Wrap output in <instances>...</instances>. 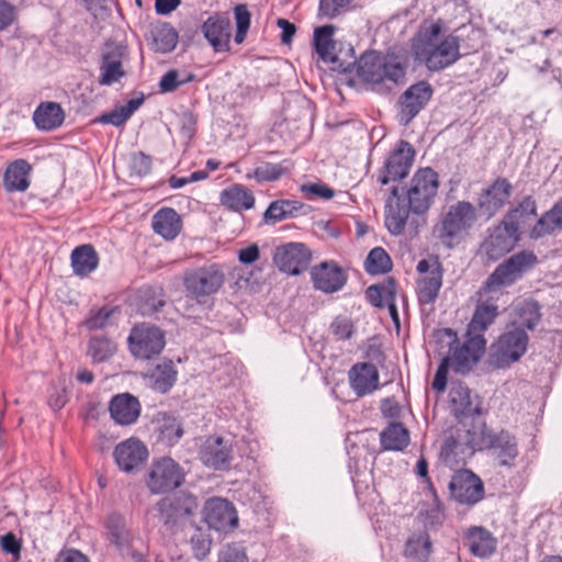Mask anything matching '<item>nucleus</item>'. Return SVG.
Listing matches in <instances>:
<instances>
[{
	"label": "nucleus",
	"mask_w": 562,
	"mask_h": 562,
	"mask_svg": "<svg viewBox=\"0 0 562 562\" xmlns=\"http://www.w3.org/2000/svg\"><path fill=\"white\" fill-rule=\"evenodd\" d=\"M537 263L538 258L533 251L521 250L506 258L494 269L477 292L480 302L468 325L467 336L484 338V331L498 316V306L488 299H483L512 286L522 279Z\"/></svg>",
	"instance_id": "obj_1"
},
{
	"label": "nucleus",
	"mask_w": 562,
	"mask_h": 562,
	"mask_svg": "<svg viewBox=\"0 0 562 562\" xmlns=\"http://www.w3.org/2000/svg\"><path fill=\"white\" fill-rule=\"evenodd\" d=\"M439 22L423 27L413 43L415 59L425 64L430 71H440L453 65L460 57L459 37L452 34L440 36Z\"/></svg>",
	"instance_id": "obj_2"
},
{
	"label": "nucleus",
	"mask_w": 562,
	"mask_h": 562,
	"mask_svg": "<svg viewBox=\"0 0 562 562\" xmlns=\"http://www.w3.org/2000/svg\"><path fill=\"white\" fill-rule=\"evenodd\" d=\"M477 221L475 206L468 201L450 205L432 228V235L447 248L459 245Z\"/></svg>",
	"instance_id": "obj_3"
},
{
	"label": "nucleus",
	"mask_w": 562,
	"mask_h": 562,
	"mask_svg": "<svg viewBox=\"0 0 562 562\" xmlns=\"http://www.w3.org/2000/svg\"><path fill=\"white\" fill-rule=\"evenodd\" d=\"M226 274L217 263H207L183 271L182 283L186 296L204 304L224 286Z\"/></svg>",
	"instance_id": "obj_4"
},
{
	"label": "nucleus",
	"mask_w": 562,
	"mask_h": 562,
	"mask_svg": "<svg viewBox=\"0 0 562 562\" xmlns=\"http://www.w3.org/2000/svg\"><path fill=\"white\" fill-rule=\"evenodd\" d=\"M357 75L370 83H403L405 67L393 56L364 54L357 64Z\"/></svg>",
	"instance_id": "obj_5"
},
{
	"label": "nucleus",
	"mask_w": 562,
	"mask_h": 562,
	"mask_svg": "<svg viewBox=\"0 0 562 562\" xmlns=\"http://www.w3.org/2000/svg\"><path fill=\"white\" fill-rule=\"evenodd\" d=\"M436 337L439 341H446L449 350L452 351L451 366L458 373L468 372L480 359L486 347V339L467 336L462 346H458V336L451 328L437 330Z\"/></svg>",
	"instance_id": "obj_6"
},
{
	"label": "nucleus",
	"mask_w": 562,
	"mask_h": 562,
	"mask_svg": "<svg viewBox=\"0 0 562 562\" xmlns=\"http://www.w3.org/2000/svg\"><path fill=\"white\" fill-rule=\"evenodd\" d=\"M529 337L522 328H508L491 346L488 364L494 369H505L517 362L526 352Z\"/></svg>",
	"instance_id": "obj_7"
},
{
	"label": "nucleus",
	"mask_w": 562,
	"mask_h": 562,
	"mask_svg": "<svg viewBox=\"0 0 562 562\" xmlns=\"http://www.w3.org/2000/svg\"><path fill=\"white\" fill-rule=\"evenodd\" d=\"M438 188L439 179L434 169L429 167L418 169L411 179L405 195L412 213L426 214L435 202Z\"/></svg>",
	"instance_id": "obj_8"
},
{
	"label": "nucleus",
	"mask_w": 562,
	"mask_h": 562,
	"mask_svg": "<svg viewBox=\"0 0 562 562\" xmlns=\"http://www.w3.org/2000/svg\"><path fill=\"white\" fill-rule=\"evenodd\" d=\"M472 445L479 447L480 450H487L502 467H513L518 456V445L515 436L504 429L494 431L484 428L477 441L474 438L472 439Z\"/></svg>",
	"instance_id": "obj_9"
},
{
	"label": "nucleus",
	"mask_w": 562,
	"mask_h": 562,
	"mask_svg": "<svg viewBox=\"0 0 562 562\" xmlns=\"http://www.w3.org/2000/svg\"><path fill=\"white\" fill-rule=\"evenodd\" d=\"M415 155L414 147L407 140H400L380 168L378 182L381 186H386L406 178L413 167Z\"/></svg>",
	"instance_id": "obj_10"
},
{
	"label": "nucleus",
	"mask_w": 562,
	"mask_h": 562,
	"mask_svg": "<svg viewBox=\"0 0 562 562\" xmlns=\"http://www.w3.org/2000/svg\"><path fill=\"white\" fill-rule=\"evenodd\" d=\"M100 86H112L126 76L124 63L128 60L127 46L120 42L108 41L101 49Z\"/></svg>",
	"instance_id": "obj_11"
},
{
	"label": "nucleus",
	"mask_w": 562,
	"mask_h": 562,
	"mask_svg": "<svg viewBox=\"0 0 562 562\" xmlns=\"http://www.w3.org/2000/svg\"><path fill=\"white\" fill-rule=\"evenodd\" d=\"M198 506L196 498L186 492L167 495L156 505L159 519L167 526H175L188 519Z\"/></svg>",
	"instance_id": "obj_12"
},
{
	"label": "nucleus",
	"mask_w": 562,
	"mask_h": 562,
	"mask_svg": "<svg viewBox=\"0 0 562 562\" xmlns=\"http://www.w3.org/2000/svg\"><path fill=\"white\" fill-rule=\"evenodd\" d=\"M130 350L136 358L150 359L165 348L164 333L156 326L143 324L135 326L130 336Z\"/></svg>",
	"instance_id": "obj_13"
},
{
	"label": "nucleus",
	"mask_w": 562,
	"mask_h": 562,
	"mask_svg": "<svg viewBox=\"0 0 562 562\" xmlns=\"http://www.w3.org/2000/svg\"><path fill=\"white\" fill-rule=\"evenodd\" d=\"M183 481V469L171 458H162L151 465L147 484L153 493L158 494L180 486Z\"/></svg>",
	"instance_id": "obj_14"
},
{
	"label": "nucleus",
	"mask_w": 562,
	"mask_h": 562,
	"mask_svg": "<svg viewBox=\"0 0 562 562\" xmlns=\"http://www.w3.org/2000/svg\"><path fill=\"white\" fill-rule=\"evenodd\" d=\"M449 490L452 498L460 504L474 505L484 497L482 480L470 470L457 472L449 483Z\"/></svg>",
	"instance_id": "obj_15"
},
{
	"label": "nucleus",
	"mask_w": 562,
	"mask_h": 562,
	"mask_svg": "<svg viewBox=\"0 0 562 562\" xmlns=\"http://www.w3.org/2000/svg\"><path fill=\"white\" fill-rule=\"evenodd\" d=\"M205 521L211 529L229 532L238 525V516L232 503L224 498H211L205 504Z\"/></svg>",
	"instance_id": "obj_16"
},
{
	"label": "nucleus",
	"mask_w": 562,
	"mask_h": 562,
	"mask_svg": "<svg viewBox=\"0 0 562 562\" xmlns=\"http://www.w3.org/2000/svg\"><path fill=\"white\" fill-rule=\"evenodd\" d=\"M521 240L518 233H513L512 228L503 221L490 229V235L483 243V249L491 260H497L510 252Z\"/></svg>",
	"instance_id": "obj_17"
},
{
	"label": "nucleus",
	"mask_w": 562,
	"mask_h": 562,
	"mask_svg": "<svg viewBox=\"0 0 562 562\" xmlns=\"http://www.w3.org/2000/svg\"><path fill=\"white\" fill-rule=\"evenodd\" d=\"M311 252L302 243H289L277 248L273 260L285 273L296 276L310 263Z\"/></svg>",
	"instance_id": "obj_18"
},
{
	"label": "nucleus",
	"mask_w": 562,
	"mask_h": 562,
	"mask_svg": "<svg viewBox=\"0 0 562 562\" xmlns=\"http://www.w3.org/2000/svg\"><path fill=\"white\" fill-rule=\"evenodd\" d=\"M432 88L427 81H419L411 86L401 97V122L408 124L429 102Z\"/></svg>",
	"instance_id": "obj_19"
},
{
	"label": "nucleus",
	"mask_w": 562,
	"mask_h": 562,
	"mask_svg": "<svg viewBox=\"0 0 562 562\" xmlns=\"http://www.w3.org/2000/svg\"><path fill=\"white\" fill-rule=\"evenodd\" d=\"M104 527L108 541L116 548L120 554L134 557V535L127 527L125 517L119 513H111L104 521Z\"/></svg>",
	"instance_id": "obj_20"
},
{
	"label": "nucleus",
	"mask_w": 562,
	"mask_h": 562,
	"mask_svg": "<svg viewBox=\"0 0 562 562\" xmlns=\"http://www.w3.org/2000/svg\"><path fill=\"white\" fill-rule=\"evenodd\" d=\"M232 445L222 437L210 436L201 445L200 460L215 470L227 469L232 460Z\"/></svg>",
	"instance_id": "obj_21"
},
{
	"label": "nucleus",
	"mask_w": 562,
	"mask_h": 562,
	"mask_svg": "<svg viewBox=\"0 0 562 562\" xmlns=\"http://www.w3.org/2000/svg\"><path fill=\"white\" fill-rule=\"evenodd\" d=\"M537 216V202L531 195H527L514 207L509 209L502 221L512 228L513 233H518L521 237L525 229H531Z\"/></svg>",
	"instance_id": "obj_22"
},
{
	"label": "nucleus",
	"mask_w": 562,
	"mask_h": 562,
	"mask_svg": "<svg viewBox=\"0 0 562 562\" xmlns=\"http://www.w3.org/2000/svg\"><path fill=\"white\" fill-rule=\"evenodd\" d=\"M379 379L376 367L370 362H358L348 372L350 387L359 397L376 391L380 387Z\"/></svg>",
	"instance_id": "obj_23"
},
{
	"label": "nucleus",
	"mask_w": 562,
	"mask_h": 562,
	"mask_svg": "<svg viewBox=\"0 0 562 562\" xmlns=\"http://www.w3.org/2000/svg\"><path fill=\"white\" fill-rule=\"evenodd\" d=\"M336 27L334 25H323L314 31V46L318 56L323 61L331 64V69L346 72L349 70L351 63L345 65L340 61L339 56L335 53V42L333 35Z\"/></svg>",
	"instance_id": "obj_24"
},
{
	"label": "nucleus",
	"mask_w": 562,
	"mask_h": 562,
	"mask_svg": "<svg viewBox=\"0 0 562 562\" xmlns=\"http://www.w3.org/2000/svg\"><path fill=\"white\" fill-rule=\"evenodd\" d=\"M312 280L315 289L324 293H334L344 288L347 274L337 263L326 261L314 267Z\"/></svg>",
	"instance_id": "obj_25"
},
{
	"label": "nucleus",
	"mask_w": 562,
	"mask_h": 562,
	"mask_svg": "<svg viewBox=\"0 0 562 562\" xmlns=\"http://www.w3.org/2000/svg\"><path fill=\"white\" fill-rule=\"evenodd\" d=\"M513 187L506 178H497L479 198V209L488 217L498 212L510 198Z\"/></svg>",
	"instance_id": "obj_26"
},
{
	"label": "nucleus",
	"mask_w": 562,
	"mask_h": 562,
	"mask_svg": "<svg viewBox=\"0 0 562 562\" xmlns=\"http://www.w3.org/2000/svg\"><path fill=\"white\" fill-rule=\"evenodd\" d=\"M146 446L138 439L130 438L115 447L114 458L121 470L133 472L147 459Z\"/></svg>",
	"instance_id": "obj_27"
},
{
	"label": "nucleus",
	"mask_w": 562,
	"mask_h": 562,
	"mask_svg": "<svg viewBox=\"0 0 562 562\" xmlns=\"http://www.w3.org/2000/svg\"><path fill=\"white\" fill-rule=\"evenodd\" d=\"M111 418L119 425L134 424L140 414L138 398L130 393L114 395L109 403Z\"/></svg>",
	"instance_id": "obj_28"
},
{
	"label": "nucleus",
	"mask_w": 562,
	"mask_h": 562,
	"mask_svg": "<svg viewBox=\"0 0 562 562\" xmlns=\"http://www.w3.org/2000/svg\"><path fill=\"white\" fill-rule=\"evenodd\" d=\"M229 19L218 13L211 15L202 24L201 31L215 52L229 49Z\"/></svg>",
	"instance_id": "obj_29"
},
{
	"label": "nucleus",
	"mask_w": 562,
	"mask_h": 562,
	"mask_svg": "<svg viewBox=\"0 0 562 562\" xmlns=\"http://www.w3.org/2000/svg\"><path fill=\"white\" fill-rule=\"evenodd\" d=\"M464 544L474 557L484 559L495 552L497 540L486 528L473 526L464 532Z\"/></svg>",
	"instance_id": "obj_30"
},
{
	"label": "nucleus",
	"mask_w": 562,
	"mask_h": 562,
	"mask_svg": "<svg viewBox=\"0 0 562 562\" xmlns=\"http://www.w3.org/2000/svg\"><path fill=\"white\" fill-rule=\"evenodd\" d=\"M391 195L396 198L397 201L389 202L385 211V226L390 234L401 235L408 221L409 213L412 212L409 204L402 202L398 198V188L394 186L391 190Z\"/></svg>",
	"instance_id": "obj_31"
},
{
	"label": "nucleus",
	"mask_w": 562,
	"mask_h": 562,
	"mask_svg": "<svg viewBox=\"0 0 562 562\" xmlns=\"http://www.w3.org/2000/svg\"><path fill=\"white\" fill-rule=\"evenodd\" d=\"M35 126L44 132H50L63 125L65 112L61 105L54 101L42 102L33 113Z\"/></svg>",
	"instance_id": "obj_32"
},
{
	"label": "nucleus",
	"mask_w": 562,
	"mask_h": 562,
	"mask_svg": "<svg viewBox=\"0 0 562 562\" xmlns=\"http://www.w3.org/2000/svg\"><path fill=\"white\" fill-rule=\"evenodd\" d=\"M310 206L296 200H277L269 204L263 214L266 223H277L286 218L306 215Z\"/></svg>",
	"instance_id": "obj_33"
},
{
	"label": "nucleus",
	"mask_w": 562,
	"mask_h": 562,
	"mask_svg": "<svg viewBox=\"0 0 562 562\" xmlns=\"http://www.w3.org/2000/svg\"><path fill=\"white\" fill-rule=\"evenodd\" d=\"M562 229V199L544 212L533 224L528 236L532 240L540 239L544 236L552 235L557 231Z\"/></svg>",
	"instance_id": "obj_34"
},
{
	"label": "nucleus",
	"mask_w": 562,
	"mask_h": 562,
	"mask_svg": "<svg viewBox=\"0 0 562 562\" xmlns=\"http://www.w3.org/2000/svg\"><path fill=\"white\" fill-rule=\"evenodd\" d=\"M442 285V268L439 262L432 265L428 274L418 279L417 296L422 305L434 304Z\"/></svg>",
	"instance_id": "obj_35"
},
{
	"label": "nucleus",
	"mask_w": 562,
	"mask_h": 562,
	"mask_svg": "<svg viewBox=\"0 0 562 562\" xmlns=\"http://www.w3.org/2000/svg\"><path fill=\"white\" fill-rule=\"evenodd\" d=\"M449 397L451 412L458 419L481 414L480 407L473 404L471 391L467 385L458 384L452 386Z\"/></svg>",
	"instance_id": "obj_36"
},
{
	"label": "nucleus",
	"mask_w": 562,
	"mask_h": 562,
	"mask_svg": "<svg viewBox=\"0 0 562 562\" xmlns=\"http://www.w3.org/2000/svg\"><path fill=\"white\" fill-rule=\"evenodd\" d=\"M31 166L19 159L10 164L3 175V187L8 192H24L30 187Z\"/></svg>",
	"instance_id": "obj_37"
},
{
	"label": "nucleus",
	"mask_w": 562,
	"mask_h": 562,
	"mask_svg": "<svg viewBox=\"0 0 562 562\" xmlns=\"http://www.w3.org/2000/svg\"><path fill=\"white\" fill-rule=\"evenodd\" d=\"M220 202L232 211L240 212L254 207L255 196L245 186L233 184L221 192Z\"/></svg>",
	"instance_id": "obj_38"
},
{
	"label": "nucleus",
	"mask_w": 562,
	"mask_h": 562,
	"mask_svg": "<svg viewBox=\"0 0 562 562\" xmlns=\"http://www.w3.org/2000/svg\"><path fill=\"white\" fill-rule=\"evenodd\" d=\"M151 226L156 234L171 240L181 231V218L173 209L164 207L153 216Z\"/></svg>",
	"instance_id": "obj_39"
},
{
	"label": "nucleus",
	"mask_w": 562,
	"mask_h": 562,
	"mask_svg": "<svg viewBox=\"0 0 562 562\" xmlns=\"http://www.w3.org/2000/svg\"><path fill=\"white\" fill-rule=\"evenodd\" d=\"M70 261L76 276L87 277L97 269L99 256L92 245L85 244L71 251Z\"/></svg>",
	"instance_id": "obj_40"
},
{
	"label": "nucleus",
	"mask_w": 562,
	"mask_h": 562,
	"mask_svg": "<svg viewBox=\"0 0 562 562\" xmlns=\"http://www.w3.org/2000/svg\"><path fill=\"white\" fill-rule=\"evenodd\" d=\"M510 328L533 330L541 319L540 305L535 300H525L515 306Z\"/></svg>",
	"instance_id": "obj_41"
},
{
	"label": "nucleus",
	"mask_w": 562,
	"mask_h": 562,
	"mask_svg": "<svg viewBox=\"0 0 562 562\" xmlns=\"http://www.w3.org/2000/svg\"><path fill=\"white\" fill-rule=\"evenodd\" d=\"M146 376L151 386L161 393L169 391L177 380V371L171 360H162L150 369Z\"/></svg>",
	"instance_id": "obj_42"
},
{
	"label": "nucleus",
	"mask_w": 562,
	"mask_h": 562,
	"mask_svg": "<svg viewBox=\"0 0 562 562\" xmlns=\"http://www.w3.org/2000/svg\"><path fill=\"white\" fill-rule=\"evenodd\" d=\"M431 553V541L427 532L412 535L404 549V555L411 562H427Z\"/></svg>",
	"instance_id": "obj_43"
},
{
	"label": "nucleus",
	"mask_w": 562,
	"mask_h": 562,
	"mask_svg": "<svg viewBox=\"0 0 562 562\" xmlns=\"http://www.w3.org/2000/svg\"><path fill=\"white\" fill-rule=\"evenodd\" d=\"M381 446L384 450L401 451L409 443V432L401 423H391L380 434Z\"/></svg>",
	"instance_id": "obj_44"
},
{
	"label": "nucleus",
	"mask_w": 562,
	"mask_h": 562,
	"mask_svg": "<svg viewBox=\"0 0 562 562\" xmlns=\"http://www.w3.org/2000/svg\"><path fill=\"white\" fill-rule=\"evenodd\" d=\"M364 268L370 274H383L392 269V260L382 247H374L366 259Z\"/></svg>",
	"instance_id": "obj_45"
},
{
	"label": "nucleus",
	"mask_w": 562,
	"mask_h": 562,
	"mask_svg": "<svg viewBox=\"0 0 562 562\" xmlns=\"http://www.w3.org/2000/svg\"><path fill=\"white\" fill-rule=\"evenodd\" d=\"M159 436L162 441L173 446L183 435V429L178 419L171 415L164 414L158 427Z\"/></svg>",
	"instance_id": "obj_46"
},
{
	"label": "nucleus",
	"mask_w": 562,
	"mask_h": 562,
	"mask_svg": "<svg viewBox=\"0 0 562 562\" xmlns=\"http://www.w3.org/2000/svg\"><path fill=\"white\" fill-rule=\"evenodd\" d=\"M116 351L114 341L104 337H93L89 341V355L95 362H104Z\"/></svg>",
	"instance_id": "obj_47"
},
{
	"label": "nucleus",
	"mask_w": 562,
	"mask_h": 562,
	"mask_svg": "<svg viewBox=\"0 0 562 562\" xmlns=\"http://www.w3.org/2000/svg\"><path fill=\"white\" fill-rule=\"evenodd\" d=\"M178 43V34L173 27L164 25L154 32V44L158 52H171Z\"/></svg>",
	"instance_id": "obj_48"
},
{
	"label": "nucleus",
	"mask_w": 562,
	"mask_h": 562,
	"mask_svg": "<svg viewBox=\"0 0 562 562\" xmlns=\"http://www.w3.org/2000/svg\"><path fill=\"white\" fill-rule=\"evenodd\" d=\"M195 79L193 74H184L183 76L176 69H171L166 72L159 82V88L162 92H171L181 85L191 82Z\"/></svg>",
	"instance_id": "obj_49"
},
{
	"label": "nucleus",
	"mask_w": 562,
	"mask_h": 562,
	"mask_svg": "<svg viewBox=\"0 0 562 562\" xmlns=\"http://www.w3.org/2000/svg\"><path fill=\"white\" fill-rule=\"evenodd\" d=\"M234 14L236 20V34L235 42L241 44L245 41L246 34L250 26V12L246 4H237L234 8Z\"/></svg>",
	"instance_id": "obj_50"
},
{
	"label": "nucleus",
	"mask_w": 562,
	"mask_h": 562,
	"mask_svg": "<svg viewBox=\"0 0 562 562\" xmlns=\"http://www.w3.org/2000/svg\"><path fill=\"white\" fill-rule=\"evenodd\" d=\"M353 0H319L318 12L322 16L335 19L345 13Z\"/></svg>",
	"instance_id": "obj_51"
},
{
	"label": "nucleus",
	"mask_w": 562,
	"mask_h": 562,
	"mask_svg": "<svg viewBox=\"0 0 562 562\" xmlns=\"http://www.w3.org/2000/svg\"><path fill=\"white\" fill-rule=\"evenodd\" d=\"M282 175V168L278 165L266 164L254 170L252 173H248L247 178H255L259 182L274 181Z\"/></svg>",
	"instance_id": "obj_52"
},
{
	"label": "nucleus",
	"mask_w": 562,
	"mask_h": 562,
	"mask_svg": "<svg viewBox=\"0 0 562 562\" xmlns=\"http://www.w3.org/2000/svg\"><path fill=\"white\" fill-rule=\"evenodd\" d=\"M330 330L336 339L346 340L353 334V323L347 317L338 316L330 324Z\"/></svg>",
	"instance_id": "obj_53"
},
{
	"label": "nucleus",
	"mask_w": 562,
	"mask_h": 562,
	"mask_svg": "<svg viewBox=\"0 0 562 562\" xmlns=\"http://www.w3.org/2000/svg\"><path fill=\"white\" fill-rule=\"evenodd\" d=\"M429 494L431 496V508L426 512L427 520L430 525L441 524L445 517L443 505L432 484H429Z\"/></svg>",
	"instance_id": "obj_54"
},
{
	"label": "nucleus",
	"mask_w": 562,
	"mask_h": 562,
	"mask_svg": "<svg viewBox=\"0 0 562 562\" xmlns=\"http://www.w3.org/2000/svg\"><path fill=\"white\" fill-rule=\"evenodd\" d=\"M451 366L450 357H443L434 378L432 387L437 392H443L447 386L448 369Z\"/></svg>",
	"instance_id": "obj_55"
},
{
	"label": "nucleus",
	"mask_w": 562,
	"mask_h": 562,
	"mask_svg": "<svg viewBox=\"0 0 562 562\" xmlns=\"http://www.w3.org/2000/svg\"><path fill=\"white\" fill-rule=\"evenodd\" d=\"M190 542L198 559H204L210 552L211 541L201 531L198 530Z\"/></svg>",
	"instance_id": "obj_56"
},
{
	"label": "nucleus",
	"mask_w": 562,
	"mask_h": 562,
	"mask_svg": "<svg viewBox=\"0 0 562 562\" xmlns=\"http://www.w3.org/2000/svg\"><path fill=\"white\" fill-rule=\"evenodd\" d=\"M131 168L138 176H146L151 171V158L142 151L136 153L132 157Z\"/></svg>",
	"instance_id": "obj_57"
},
{
	"label": "nucleus",
	"mask_w": 562,
	"mask_h": 562,
	"mask_svg": "<svg viewBox=\"0 0 562 562\" xmlns=\"http://www.w3.org/2000/svg\"><path fill=\"white\" fill-rule=\"evenodd\" d=\"M220 562H248V558L244 549L235 546H227L221 552Z\"/></svg>",
	"instance_id": "obj_58"
},
{
	"label": "nucleus",
	"mask_w": 562,
	"mask_h": 562,
	"mask_svg": "<svg viewBox=\"0 0 562 562\" xmlns=\"http://www.w3.org/2000/svg\"><path fill=\"white\" fill-rule=\"evenodd\" d=\"M128 120L127 114L122 109V106L116 108L115 110L104 113L99 117V122L103 124H112L114 126H121Z\"/></svg>",
	"instance_id": "obj_59"
},
{
	"label": "nucleus",
	"mask_w": 562,
	"mask_h": 562,
	"mask_svg": "<svg viewBox=\"0 0 562 562\" xmlns=\"http://www.w3.org/2000/svg\"><path fill=\"white\" fill-rule=\"evenodd\" d=\"M111 314L112 311L110 310H99L95 314L91 315L87 319L86 325L91 330L103 328L106 325Z\"/></svg>",
	"instance_id": "obj_60"
},
{
	"label": "nucleus",
	"mask_w": 562,
	"mask_h": 562,
	"mask_svg": "<svg viewBox=\"0 0 562 562\" xmlns=\"http://www.w3.org/2000/svg\"><path fill=\"white\" fill-rule=\"evenodd\" d=\"M68 402V394L66 387H55L48 397L49 406L55 409H61Z\"/></svg>",
	"instance_id": "obj_61"
},
{
	"label": "nucleus",
	"mask_w": 562,
	"mask_h": 562,
	"mask_svg": "<svg viewBox=\"0 0 562 562\" xmlns=\"http://www.w3.org/2000/svg\"><path fill=\"white\" fill-rule=\"evenodd\" d=\"M302 191L304 193L314 194V195H317V196L326 199V200H329L335 195V192L333 189H330L329 187H327L325 184H321V183L304 184L302 187Z\"/></svg>",
	"instance_id": "obj_62"
},
{
	"label": "nucleus",
	"mask_w": 562,
	"mask_h": 562,
	"mask_svg": "<svg viewBox=\"0 0 562 562\" xmlns=\"http://www.w3.org/2000/svg\"><path fill=\"white\" fill-rule=\"evenodd\" d=\"M378 286L381 290V294L385 302V305H387L389 310H394V301L396 293V284L394 280L389 279L385 283L378 284Z\"/></svg>",
	"instance_id": "obj_63"
},
{
	"label": "nucleus",
	"mask_w": 562,
	"mask_h": 562,
	"mask_svg": "<svg viewBox=\"0 0 562 562\" xmlns=\"http://www.w3.org/2000/svg\"><path fill=\"white\" fill-rule=\"evenodd\" d=\"M55 562H89L87 557L83 555L79 550L76 549H67L61 550L56 559Z\"/></svg>",
	"instance_id": "obj_64"
}]
</instances>
